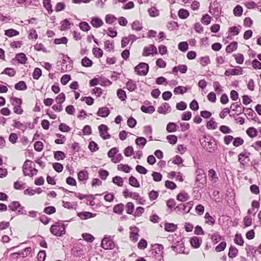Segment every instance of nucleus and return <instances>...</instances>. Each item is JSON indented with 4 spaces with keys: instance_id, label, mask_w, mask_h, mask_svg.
Segmentation results:
<instances>
[{
    "instance_id": "f257e3e1",
    "label": "nucleus",
    "mask_w": 261,
    "mask_h": 261,
    "mask_svg": "<svg viewBox=\"0 0 261 261\" xmlns=\"http://www.w3.org/2000/svg\"><path fill=\"white\" fill-rule=\"evenodd\" d=\"M50 231L54 236L62 237L66 232V225L61 221L57 222L51 225Z\"/></svg>"
},
{
    "instance_id": "f03ea898",
    "label": "nucleus",
    "mask_w": 261,
    "mask_h": 261,
    "mask_svg": "<svg viewBox=\"0 0 261 261\" xmlns=\"http://www.w3.org/2000/svg\"><path fill=\"white\" fill-rule=\"evenodd\" d=\"M163 249L164 246L163 245L155 244L152 245L149 253L153 257L160 260L163 258Z\"/></svg>"
},
{
    "instance_id": "7ed1b4c3",
    "label": "nucleus",
    "mask_w": 261,
    "mask_h": 261,
    "mask_svg": "<svg viewBox=\"0 0 261 261\" xmlns=\"http://www.w3.org/2000/svg\"><path fill=\"white\" fill-rule=\"evenodd\" d=\"M149 70V66L147 63L141 62L135 68V71L139 75H145Z\"/></svg>"
},
{
    "instance_id": "20e7f679",
    "label": "nucleus",
    "mask_w": 261,
    "mask_h": 261,
    "mask_svg": "<svg viewBox=\"0 0 261 261\" xmlns=\"http://www.w3.org/2000/svg\"><path fill=\"white\" fill-rule=\"evenodd\" d=\"M194 205L193 201H190L184 204H179L174 207V210H177L178 211H182L184 213L187 214L190 212Z\"/></svg>"
},
{
    "instance_id": "39448f33",
    "label": "nucleus",
    "mask_w": 261,
    "mask_h": 261,
    "mask_svg": "<svg viewBox=\"0 0 261 261\" xmlns=\"http://www.w3.org/2000/svg\"><path fill=\"white\" fill-rule=\"evenodd\" d=\"M101 246L105 250L113 249L115 247V244L111 237H105L101 241Z\"/></svg>"
},
{
    "instance_id": "423d86ee",
    "label": "nucleus",
    "mask_w": 261,
    "mask_h": 261,
    "mask_svg": "<svg viewBox=\"0 0 261 261\" xmlns=\"http://www.w3.org/2000/svg\"><path fill=\"white\" fill-rule=\"evenodd\" d=\"M29 163H32L30 160H27L22 166V171L24 176H29L30 177H33L34 175H36L38 170L36 168H32L30 169V172H27V166L29 165Z\"/></svg>"
},
{
    "instance_id": "0eeeda50",
    "label": "nucleus",
    "mask_w": 261,
    "mask_h": 261,
    "mask_svg": "<svg viewBox=\"0 0 261 261\" xmlns=\"http://www.w3.org/2000/svg\"><path fill=\"white\" fill-rule=\"evenodd\" d=\"M171 248L177 253H183L188 254V251H185L184 243L182 241H177L175 246L172 245Z\"/></svg>"
},
{
    "instance_id": "6e6552de",
    "label": "nucleus",
    "mask_w": 261,
    "mask_h": 261,
    "mask_svg": "<svg viewBox=\"0 0 261 261\" xmlns=\"http://www.w3.org/2000/svg\"><path fill=\"white\" fill-rule=\"evenodd\" d=\"M157 54V49L154 45H150L149 46H145L142 53V56L144 57L153 55Z\"/></svg>"
},
{
    "instance_id": "1a4fd4ad",
    "label": "nucleus",
    "mask_w": 261,
    "mask_h": 261,
    "mask_svg": "<svg viewBox=\"0 0 261 261\" xmlns=\"http://www.w3.org/2000/svg\"><path fill=\"white\" fill-rule=\"evenodd\" d=\"M98 130L100 136L103 139L106 140L110 138L111 136L108 133V127L105 124H101L98 126Z\"/></svg>"
},
{
    "instance_id": "9d476101",
    "label": "nucleus",
    "mask_w": 261,
    "mask_h": 261,
    "mask_svg": "<svg viewBox=\"0 0 261 261\" xmlns=\"http://www.w3.org/2000/svg\"><path fill=\"white\" fill-rule=\"evenodd\" d=\"M243 74L242 68L240 66H237L234 69H228L225 70L224 74L226 76L238 75Z\"/></svg>"
},
{
    "instance_id": "9b49d317",
    "label": "nucleus",
    "mask_w": 261,
    "mask_h": 261,
    "mask_svg": "<svg viewBox=\"0 0 261 261\" xmlns=\"http://www.w3.org/2000/svg\"><path fill=\"white\" fill-rule=\"evenodd\" d=\"M195 173L196 175V182H199L201 184L204 185L205 184L206 177L203 176L204 174L203 170L197 169L196 170Z\"/></svg>"
},
{
    "instance_id": "f8f14e48",
    "label": "nucleus",
    "mask_w": 261,
    "mask_h": 261,
    "mask_svg": "<svg viewBox=\"0 0 261 261\" xmlns=\"http://www.w3.org/2000/svg\"><path fill=\"white\" fill-rule=\"evenodd\" d=\"M132 231L130 232L129 238L130 240L136 242L138 240L139 229L136 226L130 228Z\"/></svg>"
},
{
    "instance_id": "ddd939ff",
    "label": "nucleus",
    "mask_w": 261,
    "mask_h": 261,
    "mask_svg": "<svg viewBox=\"0 0 261 261\" xmlns=\"http://www.w3.org/2000/svg\"><path fill=\"white\" fill-rule=\"evenodd\" d=\"M171 108L168 103L164 102L158 109V112L160 114H166L170 113Z\"/></svg>"
},
{
    "instance_id": "4468645a",
    "label": "nucleus",
    "mask_w": 261,
    "mask_h": 261,
    "mask_svg": "<svg viewBox=\"0 0 261 261\" xmlns=\"http://www.w3.org/2000/svg\"><path fill=\"white\" fill-rule=\"evenodd\" d=\"M96 214L89 212H83L77 213L78 217L82 220H87L89 218H93L96 216Z\"/></svg>"
},
{
    "instance_id": "2eb2a0df",
    "label": "nucleus",
    "mask_w": 261,
    "mask_h": 261,
    "mask_svg": "<svg viewBox=\"0 0 261 261\" xmlns=\"http://www.w3.org/2000/svg\"><path fill=\"white\" fill-rule=\"evenodd\" d=\"M88 177V172L86 170H81L77 174L78 179L80 181H83L84 184L86 182Z\"/></svg>"
},
{
    "instance_id": "dca6fc26",
    "label": "nucleus",
    "mask_w": 261,
    "mask_h": 261,
    "mask_svg": "<svg viewBox=\"0 0 261 261\" xmlns=\"http://www.w3.org/2000/svg\"><path fill=\"white\" fill-rule=\"evenodd\" d=\"M206 150L212 153L216 151L217 149V145L216 143H213L211 141H208L206 142L205 145Z\"/></svg>"
},
{
    "instance_id": "f3484780",
    "label": "nucleus",
    "mask_w": 261,
    "mask_h": 261,
    "mask_svg": "<svg viewBox=\"0 0 261 261\" xmlns=\"http://www.w3.org/2000/svg\"><path fill=\"white\" fill-rule=\"evenodd\" d=\"M61 26L60 30L61 31H66L70 28L71 25H73V23L70 22L67 19H65L60 23Z\"/></svg>"
},
{
    "instance_id": "a211bd4d",
    "label": "nucleus",
    "mask_w": 261,
    "mask_h": 261,
    "mask_svg": "<svg viewBox=\"0 0 261 261\" xmlns=\"http://www.w3.org/2000/svg\"><path fill=\"white\" fill-rule=\"evenodd\" d=\"M242 112H244V114L246 116L249 117L252 120H254V118L256 117V114L251 108H245L243 107Z\"/></svg>"
},
{
    "instance_id": "6ab92c4d",
    "label": "nucleus",
    "mask_w": 261,
    "mask_h": 261,
    "mask_svg": "<svg viewBox=\"0 0 261 261\" xmlns=\"http://www.w3.org/2000/svg\"><path fill=\"white\" fill-rule=\"evenodd\" d=\"M190 243L194 248H198L202 243V240L197 237H193L190 239Z\"/></svg>"
},
{
    "instance_id": "aec40b11",
    "label": "nucleus",
    "mask_w": 261,
    "mask_h": 261,
    "mask_svg": "<svg viewBox=\"0 0 261 261\" xmlns=\"http://www.w3.org/2000/svg\"><path fill=\"white\" fill-rule=\"evenodd\" d=\"M110 114L109 109L106 107L99 108L96 114L101 117H106Z\"/></svg>"
},
{
    "instance_id": "412c9836",
    "label": "nucleus",
    "mask_w": 261,
    "mask_h": 261,
    "mask_svg": "<svg viewBox=\"0 0 261 261\" xmlns=\"http://www.w3.org/2000/svg\"><path fill=\"white\" fill-rule=\"evenodd\" d=\"M91 24L95 28H98L101 27L103 24V21L98 17H93L91 18Z\"/></svg>"
},
{
    "instance_id": "4be33fe9",
    "label": "nucleus",
    "mask_w": 261,
    "mask_h": 261,
    "mask_svg": "<svg viewBox=\"0 0 261 261\" xmlns=\"http://www.w3.org/2000/svg\"><path fill=\"white\" fill-rule=\"evenodd\" d=\"M250 155V153L248 151H244V152L240 153L238 155V161L240 162V163L244 165L245 163L247 162H245V160H242V158H244V159H247L249 161L250 160L249 159V156Z\"/></svg>"
},
{
    "instance_id": "5701e85b",
    "label": "nucleus",
    "mask_w": 261,
    "mask_h": 261,
    "mask_svg": "<svg viewBox=\"0 0 261 261\" xmlns=\"http://www.w3.org/2000/svg\"><path fill=\"white\" fill-rule=\"evenodd\" d=\"M15 59L19 63L22 64H24L28 59L26 55L22 53L17 54L15 56Z\"/></svg>"
},
{
    "instance_id": "b1692460",
    "label": "nucleus",
    "mask_w": 261,
    "mask_h": 261,
    "mask_svg": "<svg viewBox=\"0 0 261 261\" xmlns=\"http://www.w3.org/2000/svg\"><path fill=\"white\" fill-rule=\"evenodd\" d=\"M189 198L190 196L187 193L185 192L179 193L176 196L177 200L181 202L186 201L189 200Z\"/></svg>"
},
{
    "instance_id": "393cba45",
    "label": "nucleus",
    "mask_w": 261,
    "mask_h": 261,
    "mask_svg": "<svg viewBox=\"0 0 261 261\" xmlns=\"http://www.w3.org/2000/svg\"><path fill=\"white\" fill-rule=\"evenodd\" d=\"M126 88L130 92L134 91L137 89L136 82L132 80H129L126 84Z\"/></svg>"
},
{
    "instance_id": "a878e982",
    "label": "nucleus",
    "mask_w": 261,
    "mask_h": 261,
    "mask_svg": "<svg viewBox=\"0 0 261 261\" xmlns=\"http://www.w3.org/2000/svg\"><path fill=\"white\" fill-rule=\"evenodd\" d=\"M13 126L17 128L24 132L27 128V125L24 123H21L20 121H16V120H13Z\"/></svg>"
},
{
    "instance_id": "bb28decb",
    "label": "nucleus",
    "mask_w": 261,
    "mask_h": 261,
    "mask_svg": "<svg viewBox=\"0 0 261 261\" xmlns=\"http://www.w3.org/2000/svg\"><path fill=\"white\" fill-rule=\"evenodd\" d=\"M132 29L136 31H141L143 29L142 23L139 20H135L132 24Z\"/></svg>"
},
{
    "instance_id": "cd10ccee",
    "label": "nucleus",
    "mask_w": 261,
    "mask_h": 261,
    "mask_svg": "<svg viewBox=\"0 0 261 261\" xmlns=\"http://www.w3.org/2000/svg\"><path fill=\"white\" fill-rule=\"evenodd\" d=\"M237 47L238 43L236 41H233L226 46V51L228 53H231L237 50Z\"/></svg>"
},
{
    "instance_id": "c85d7f7f",
    "label": "nucleus",
    "mask_w": 261,
    "mask_h": 261,
    "mask_svg": "<svg viewBox=\"0 0 261 261\" xmlns=\"http://www.w3.org/2000/svg\"><path fill=\"white\" fill-rule=\"evenodd\" d=\"M32 251V249L31 247H27L23 251L21 252H19L18 253H14L13 254V255L14 256L15 255H18L22 257H25L28 256Z\"/></svg>"
},
{
    "instance_id": "c756f323",
    "label": "nucleus",
    "mask_w": 261,
    "mask_h": 261,
    "mask_svg": "<svg viewBox=\"0 0 261 261\" xmlns=\"http://www.w3.org/2000/svg\"><path fill=\"white\" fill-rule=\"evenodd\" d=\"M19 207H20V203L17 201L11 202L8 206L9 210L12 212L16 211Z\"/></svg>"
},
{
    "instance_id": "7c9ffc66",
    "label": "nucleus",
    "mask_w": 261,
    "mask_h": 261,
    "mask_svg": "<svg viewBox=\"0 0 261 261\" xmlns=\"http://www.w3.org/2000/svg\"><path fill=\"white\" fill-rule=\"evenodd\" d=\"M177 228V225L170 223H166L165 224V230L168 232H173Z\"/></svg>"
},
{
    "instance_id": "2f4dec72",
    "label": "nucleus",
    "mask_w": 261,
    "mask_h": 261,
    "mask_svg": "<svg viewBox=\"0 0 261 261\" xmlns=\"http://www.w3.org/2000/svg\"><path fill=\"white\" fill-rule=\"evenodd\" d=\"M238 254V250L237 248L233 246H231L229 249L228 255L229 257L233 258L237 256Z\"/></svg>"
},
{
    "instance_id": "473e14b6",
    "label": "nucleus",
    "mask_w": 261,
    "mask_h": 261,
    "mask_svg": "<svg viewBox=\"0 0 261 261\" xmlns=\"http://www.w3.org/2000/svg\"><path fill=\"white\" fill-rule=\"evenodd\" d=\"M246 250H247V253L248 255H252L255 256V255L257 252V249L251 245H247Z\"/></svg>"
},
{
    "instance_id": "72a5a7b5",
    "label": "nucleus",
    "mask_w": 261,
    "mask_h": 261,
    "mask_svg": "<svg viewBox=\"0 0 261 261\" xmlns=\"http://www.w3.org/2000/svg\"><path fill=\"white\" fill-rule=\"evenodd\" d=\"M43 4L44 7L46 9L49 14H51L53 12L52 5L50 0H43Z\"/></svg>"
},
{
    "instance_id": "f704fd0d",
    "label": "nucleus",
    "mask_w": 261,
    "mask_h": 261,
    "mask_svg": "<svg viewBox=\"0 0 261 261\" xmlns=\"http://www.w3.org/2000/svg\"><path fill=\"white\" fill-rule=\"evenodd\" d=\"M19 34V32L13 29H8L5 31V35L9 37L16 36L18 35Z\"/></svg>"
},
{
    "instance_id": "c9c22d12",
    "label": "nucleus",
    "mask_w": 261,
    "mask_h": 261,
    "mask_svg": "<svg viewBox=\"0 0 261 261\" xmlns=\"http://www.w3.org/2000/svg\"><path fill=\"white\" fill-rule=\"evenodd\" d=\"M129 184L132 187L139 188L140 187L138 180L133 176H130L128 179Z\"/></svg>"
},
{
    "instance_id": "e433bc0d",
    "label": "nucleus",
    "mask_w": 261,
    "mask_h": 261,
    "mask_svg": "<svg viewBox=\"0 0 261 261\" xmlns=\"http://www.w3.org/2000/svg\"><path fill=\"white\" fill-rule=\"evenodd\" d=\"M141 110L145 113L152 114L155 111V108L152 106H150L148 107L142 106L141 107Z\"/></svg>"
},
{
    "instance_id": "4c0bfd02",
    "label": "nucleus",
    "mask_w": 261,
    "mask_h": 261,
    "mask_svg": "<svg viewBox=\"0 0 261 261\" xmlns=\"http://www.w3.org/2000/svg\"><path fill=\"white\" fill-rule=\"evenodd\" d=\"M124 210V205L122 203H119L115 205L113 207L114 213L117 214H121Z\"/></svg>"
},
{
    "instance_id": "58836bf2",
    "label": "nucleus",
    "mask_w": 261,
    "mask_h": 261,
    "mask_svg": "<svg viewBox=\"0 0 261 261\" xmlns=\"http://www.w3.org/2000/svg\"><path fill=\"white\" fill-rule=\"evenodd\" d=\"M211 239L212 242L215 244L220 241L222 239V237L218 233V232H216L211 234Z\"/></svg>"
},
{
    "instance_id": "ea45409f",
    "label": "nucleus",
    "mask_w": 261,
    "mask_h": 261,
    "mask_svg": "<svg viewBox=\"0 0 261 261\" xmlns=\"http://www.w3.org/2000/svg\"><path fill=\"white\" fill-rule=\"evenodd\" d=\"M234 242L240 246H243L244 244V239L241 235L240 233H237L235 235V238L234 239Z\"/></svg>"
},
{
    "instance_id": "a19ab883",
    "label": "nucleus",
    "mask_w": 261,
    "mask_h": 261,
    "mask_svg": "<svg viewBox=\"0 0 261 261\" xmlns=\"http://www.w3.org/2000/svg\"><path fill=\"white\" fill-rule=\"evenodd\" d=\"M187 91V88L184 86H178L174 88L173 90V92L175 94H183L184 93L186 92Z\"/></svg>"
},
{
    "instance_id": "79ce46f5",
    "label": "nucleus",
    "mask_w": 261,
    "mask_h": 261,
    "mask_svg": "<svg viewBox=\"0 0 261 261\" xmlns=\"http://www.w3.org/2000/svg\"><path fill=\"white\" fill-rule=\"evenodd\" d=\"M247 134L250 138H254L257 135V130L253 127H250L246 130Z\"/></svg>"
},
{
    "instance_id": "37998d69",
    "label": "nucleus",
    "mask_w": 261,
    "mask_h": 261,
    "mask_svg": "<svg viewBox=\"0 0 261 261\" xmlns=\"http://www.w3.org/2000/svg\"><path fill=\"white\" fill-rule=\"evenodd\" d=\"M15 88L17 90H25L27 89V86L24 81H19L15 85Z\"/></svg>"
},
{
    "instance_id": "c03bdc74",
    "label": "nucleus",
    "mask_w": 261,
    "mask_h": 261,
    "mask_svg": "<svg viewBox=\"0 0 261 261\" xmlns=\"http://www.w3.org/2000/svg\"><path fill=\"white\" fill-rule=\"evenodd\" d=\"M65 153L62 151H56L54 152V158L57 160H62L65 158Z\"/></svg>"
},
{
    "instance_id": "a18cd8bd",
    "label": "nucleus",
    "mask_w": 261,
    "mask_h": 261,
    "mask_svg": "<svg viewBox=\"0 0 261 261\" xmlns=\"http://www.w3.org/2000/svg\"><path fill=\"white\" fill-rule=\"evenodd\" d=\"M135 143L137 145L143 147L147 143L146 139L143 137H137L135 140Z\"/></svg>"
},
{
    "instance_id": "49530a36",
    "label": "nucleus",
    "mask_w": 261,
    "mask_h": 261,
    "mask_svg": "<svg viewBox=\"0 0 261 261\" xmlns=\"http://www.w3.org/2000/svg\"><path fill=\"white\" fill-rule=\"evenodd\" d=\"M166 129L169 133L175 132L177 130V125L174 122H169L166 127Z\"/></svg>"
},
{
    "instance_id": "de8ad7c7",
    "label": "nucleus",
    "mask_w": 261,
    "mask_h": 261,
    "mask_svg": "<svg viewBox=\"0 0 261 261\" xmlns=\"http://www.w3.org/2000/svg\"><path fill=\"white\" fill-rule=\"evenodd\" d=\"M178 15L180 18L186 19L189 16V13L187 10L180 9L178 11Z\"/></svg>"
},
{
    "instance_id": "09e8293b",
    "label": "nucleus",
    "mask_w": 261,
    "mask_h": 261,
    "mask_svg": "<svg viewBox=\"0 0 261 261\" xmlns=\"http://www.w3.org/2000/svg\"><path fill=\"white\" fill-rule=\"evenodd\" d=\"M117 95L118 98L122 101H124L126 98V94L125 91L121 89H119L117 91Z\"/></svg>"
},
{
    "instance_id": "8fccbe9b",
    "label": "nucleus",
    "mask_w": 261,
    "mask_h": 261,
    "mask_svg": "<svg viewBox=\"0 0 261 261\" xmlns=\"http://www.w3.org/2000/svg\"><path fill=\"white\" fill-rule=\"evenodd\" d=\"M81 63L82 66L86 67H89L92 65L93 62L92 60H90L87 57H85L82 60Z\"/></svg>"
},
{
    "instance_id": "3c124183",
    "label": "nucleus",
    "mask_w": 261,
    "mask_h": 261,
    "mask_svg": "<svg viewBox=\"0 0 261 261\" xmlns=\"http://www.w3.org/2000/svg\"><path fill=\"white\" fill-rule=\"evenodd\" d=\"M206 127L207 129H215L217 127V123L214 120L213 118L207 122Z\"/></svg>"
},
{
    "instance_id": "603ef678",
    "label": "nucleus",
    "mask_w": 261,
    "mask_h": 261,
    "mask_svg": "<svg viewBox=\"0 0 261 261\" xmlns=\"http://www.w3.org/2000/svg\"><path fill=\"white\" fill-rule=\"evenodd\" d=\"M112 181L115 185L122 187L123 184V180L122 177L119 176H116L113 178Z\"/></svg>"
},
{
    "instance_id": "864d4df0",
    "label": "nucleus",
    "mask_w": 261,
    "mask_h": 261,
    "mask_svg": "<svg viewBox=\"0 0 261 261\" xmlns=\"http://www.w3.org/2000/svg\"><path fill=\"white\" fill-rule=\"evenodd\" d=\"M93 55L95 57L97 58H101L103 56V51L102 50L98 47H94L92 50Z\"/></svg>"
},
{
    "instance_id": "5fc2aeb1",
    "label": "nucleus",
    "mask_w": 261,
    "mask_h": 261,
    "mask_svg": "<svg viewBox=\"0 0 261 261\" xmlns=\"http://www.w3.org/2000/svg\"><path fill=\"white\" fill-rule=\"evenodd\" d=\"M131 167L128 165L120 164L118 166V170L123 171L125 173H129L130 171Z\"/></svg>"
},
{
    "instance_id": "6e6d98bb",
    "label": "nucleus",
    "mask_w": 261,
    "mask_h": 261,
    "mask_svg": "<svg viewBox=\"0 0 261 261\" xmlns=\"http://www.w3.org/2000/svg\"><path fill=\"white\" fill-rule=\"evenodd\" d=\"M16 71L14 69L11 68H6L5 70L2 72V74H5L10 76H13L15 75Z\"/></svg>"
},
{
    "instance_id": "4d7b16f0",
    "label": "nucleus",
    "mask_w": 261,
    "mask_h": 261,
    "mask_svg": "<svg viewBox=\"0 0 261 261\" xmlns=\"http://www.w3.org/2000/svg\"><path fill=\"white\" fill-rule=\"evenodd\" d=\"M72 61L70 60V61L69 62L68 64H67L65 66L63 65V66H61V68H58V69L62 72H65L67 70H70L72 68Z\"/></svg>"
},
{
    "instance_id": "13d9d810",
    "label": "nucleus",
    "mask_w": 261,
    "mask_h": 261,
    "mask_svg": "<svg viewBox=\"0 0 261 261\" xmlns=\"http://www.w3.org/2000/svg\"><path fill=\"white\" fill-rule=\"evenodd\" d=\"M233 12L236 16H240L243 13V8L240 5H237L233 9Z\"/></svg>"
},
{
    "instance_id": "bf43d9fd",
    "label": "nucleus",
    "mask_w": 261,
    "mask_h": 261,
    "mask_svg": "<svg viewBox=\"0 0 261 261\" xmlns=\"http://www.w3.org/2000/svg\"><path fill=\"white\" fill-rule=\"evenodd\" d=\"M79 27L81 30L85 32L88 31L89 30H90L91 28L89 24L85 21L80 22L79 24Z\"/></svg>"
},
{
    "instance_id": "052dcab7",
    "label": "nucleus",
    "mask_w": 261,
    "mask_h": 261,
    "mask_svg": "<svg viewBox=\"0 0 261 261\" xmlns=\"http://www.w3.org/2000/svg\"><path fill=\"white\" fill-rule=\"evenodd\" d=\"M56 211V209L55 206H49L45 207L44 208L43 212L47 215H51L55 213Z\"/></svg>"
},
{
    "instance_id": "680f3d73",
    "label": "nucleus",
    "mask_w": 261,
    "mask_h": 261,
    "mask_svg": "<svg viewBox=\"0 0 261 261\" xmlns=\"http://www.w3.org/2000/svg\"><path fill=\"white\" fill-rule=\"evenodd\" d=\"M42 74V70L39 68H35L33 73V77L35 80H38Z\"/></svg>"
},
{
    "instance_id": "e2e57ef3",
    "label": "nucleus",
    "mask_w": 261,
    "mask_h": 261,
    "mask_svg": "<svg viewBox=\"0 0 261 261\" xmlns=\"http://www.w3.org/2000/svg\"><path fill=\"white\" fill-rule=\"evenodd\" d=\"M134 211V205L133 202H128L126 205V211L128 214H132Z\"/></svg>"
},
{
    "instance_id": "0e129e2a",
    "label": "nucleus",
    "mask_w": 261,
    "mask_h": 261,
    "mask_svg": "<svg viewBox=\"0 0 261 261\" xmlns=\"http://www.w3.org/2000/svg\"><path fill=\"white\" fill-rule=\"evenodd\" d=\"M88 148L92 152H95L99 149L97 144L93 141L90 142Z\"/></svg>"
},
{
    "instance_id": "69168bd1",
    "label": "nucleus",
    "mask_w": 261,
    "mask_h": 261,
    "mask_svg": "<svg viewBox=\"0 0 261 261\" xmlns=\"http://www.w3.org/2000/svg\"><path fill=\"white\" fill-rule=\"evenodd\" d=\"M152 176L154 181L159 182L162 179V175L160 172H153L152 173Z\"/></svg>"
},
{
    "instance_id": "338daca9",
    "label": "nucleus",
    "mask_w": 261,
    "mask_h": 261,
    "mask_svg": "<svg viewBox=\"0 0 261 261\" xmlns=\"http://www.w3.org/2000/svg\"><path fill=\"white\" fill-rule=\"evenodd\" d=\"M53 167L54 169V170L58 173L61 172L63 170V165L59 163H53Z\"/></svg>"
},
{
    "instance_id": "774afa93",
    "label": "nucleus",
    "mask_w": 261,
    "mask_h": 261,
    "mask_svg": "<svg viewBox=\"0 0 261 261\" xmlns=\"http://www.w3.org/2000/svg\"><path fill=\"white\" fill-rule=\"evenodd\" d=\"M116 20V18L112 15L108 14L106 16L105 21L107 23L112 24Z\"/></svg>"
}]
</instances>
